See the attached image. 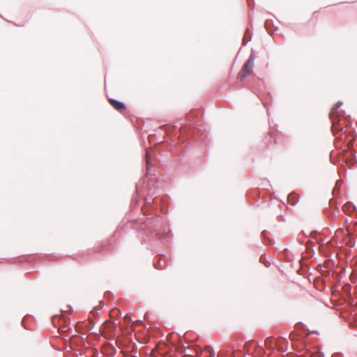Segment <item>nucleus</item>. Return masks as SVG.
I'll return each instance as SVG.
<instances>
[{
	"label": "nucleus",
	"instance_id": "7ed1b4c3",
	"mask_svg": "<svg viewBox=\"0 0 357 357\" xmlns=\"http://www.w3.org/2000/svg\"><path fill=\"white\" fill-rule=\"evenodd\" d=\"M108 101L109 104L119 112H122L126 109L125 104L120 101H118L112 98H109Z\"/></svg>",
	"mask_w": 357,
	"mask_h": 357
},
{
	"label": "nucleus",
	"instance_id": "20e7f679",
	"mask_svg": "<svg viewBox=\"0 0 357 357\" xmlns=\"http://www.w3.org/2000/svg\"><path fill=\"white\" fill-rule=\"evenodd\" d=\"M279 340H275L271 337H267L264 341L265 347L267 349L271 351L274 350V345L278 343Z\"/></svg>",
	"mask_w": 357,
	"mask_h": 357
},
{
	"label": "nucleus",
	"instance_id": "f8f14e48",
	"mask_svg": "<svg viewBox=\"0 0 357 357\" xmlns=\"http://www.w3.org/2000/svg\"><path fill=\"white\" fill-rule=\"evenodd\" d=\"M76 327H77V328H79V327H80V323H77V324H76Z\"/></svg>",
	"mask_w": 357,
	"mask_h": 357
},
{
	"label": "nucleus",
	"instance_id": "9b49d317",
	"mask_svg": "<svg viewBox=\"0 0 357 357\" xmlns=\"http://www.w3.org/2000/svg\"><path fill=\"white\" fill-rule=\"evenodd\" d=\"M110 325H112V323H110V322H107V323H105V326H106V327H107V326H110Z\"/></svg>",
	"mask_w": 357,
	"mask_h": 357
},
{
	"label": "nucleus",
	"instance_id": "0eeeda50",
	"mask_svg": "<svg viewBox=\"0 0 357 357\" xmlns=\"http://www.w3.org/2000/svg\"><path fill=\"white\" fill-rule=\"evenodd\" d=\"M251 344L250 342H247L244 345V349L248 352L249 353L250 352V347H251Z\"/></svg>",
	"mask_w": 357,
	"mask_h": 357
},
{
	"label": "nucleus",
	"instance_id": "f257e3e1",
	"mask_svg": "<svg viewBox=\"0 0 357 357\" xmlns=\"http://www.w3.org/2000/svg\"><path fill=\"white\" fill-rule=\"evenodd\" d=\"M254 60L255 56L252 55H250L249 59L247 60V61L245 63V64L243 66L241 71L238 73L237 75V79L240 82H242L245 77L247 76L251 75L252 73V69L254 67Z\"/></svg>",
	"mask_w": 357,
	"mask_h": 357
},
{
	"label": "nucleus",
	"instance_id": "f03ea898",
	"mask_svg": "<svg viewBox=\"0 0 357 357\" xmlns=\"http://www.w3.org/2000/svg\"><path fill=\"white\" fill-rule=\"evenodd\" d=\"M340 105H341L340 103L335 104L332 109V112H331V121L333 123L332 128L333 129H337V130L340 129V128L335 127L336 126L335 124L339 123V121H340V119L335 116V112H336V110L340 106Z\"/></svg>",
	"mask_w": 357,
	"mask_h": 357
},
{
	"label": "nucleus",
	"instance_id": "ddd939ff",
	"mask_svg": "<svg viewBox=\"0 0 357 357\" xmlns=\"http://www.w3.org/2000/svg\"><path fill=\"white\" fill-rule=\"evenodd\" d=\"M294 197V195H290V196H289V197H288V199H289L291 197Z\"/></svg>",
	"mask_w": 357,
	"mask_h": 357
},
{
	"label": "nucleus",
	"instance_id": "4468645a",
	"mask_svg": "<svg viewBox=\"0 0 357 357\" xmlns=\"http://www.w3.org/2000/svg\"><path fill=\"white\" fill-rule=\"evenodd\" d=\"M356 225H357V222L356 223Z\"/></svg>",
	"mask_w": 357,
	"mask_h": 357
},
{
	"label": "nucleus",
	"instance_id": "9d476101",
	"mask_svg": "<svg viewBox=\"0 0 357 357\" xmlns=\"http://www.w3.org/2000/svg\"><path fill=\"white\" fill-rule=\"evenodd\" d=\"M218 357H226V354L225 353H219Z\"/></svg>",
	"mask_w": 357,
	"mask_h": 357
},
{
	"label": "nucleus",
	"instance_id": "1a4fd4ad",
	"mask_svg": "<svg viewBox=\"0 0 357 357\" xmlns=\"http://www.w3.org/2000/svg\"><path fill=\"white\" fill-rule=\"evenodd\" d=\"M146 164L148 165L149 163V152H146Z\"/></svg>",
	"mask_w": 357,
	"mask_h": 357
},
{
	"label": "nucleus",
	"instance_id": "39448f33",
	"mask_svg": "<svg viewBox=\"0 0 357 357\" xmlns=\"http://www.w3.org/2000/svg\"><path fill=\"white\" fill-rule=\"evenodd\" d=\"M277 340L279 341L274 345V349L282 352L286 350V345H282V344L285 343V340L282 338L277 339Z\"/></svg>",
	"mask_w": 357,
	"mask_h": 357
},
{
	"label": "nucleus",
	"instance_id": "423d86ee",
	"mask_svg": "<svg viewBox=\"0 0 357 357\" xmlns=\"http://www.w3.org/2000/svg\"><path fill=\"white\" fill-rule=\"evenodd\" d=\"M204 352L208 353V357H215V351L211 347H206L204 348Z\"/></svg>",
	"mask_w": 357,
	"mask_h": 357
},
{
	"label": "nucleus",
	"instance_id": "6e6552de",
	"mask_svg": "<svg viewBox=\"0 0 357 357\" xmlns=\"http://www.w3.org/2000/svg\"><path fill=\"white\" fill-rule=\"evenodd\" d=\"M241 352L238 351H234L231 354V357H240Z\"/></svg>",
	"mask_w": 357,
	"mask_h": 357
}]
</instances>
